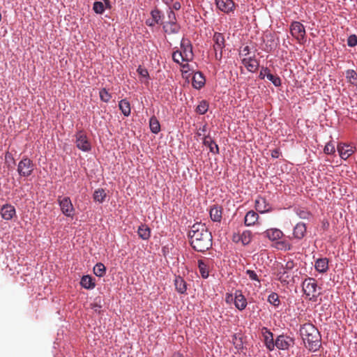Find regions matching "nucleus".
<instances>
[{"label": "nucleus", "instance_id": "nucleus-15", "mask_svg": "<svg viewBox=\"0 0 357 357\" xmlns=\"http://www.w3.org/2000/svg\"><path fill=\"white\" fill-rule=\"evenodd\" d=\"M241 63L246 69L251 73H255L259 68V63L255 56L244 57L241 60Z\"/></svg>", "mask_w": 357, "mask_h": 357}, {"label": "nucleus", "instance_id": "nucleus-13", "mask_svg": "<svg viewBox=\"0 0 357 357\" xmlns=\"http://www.w3.org/2000/svg\"><path fill=\"white\" fill-rule=\"evenodd\" d=\"M337 151L340 158L346 160L354 153L355 148L350 144H340L337 145Z\"/></svg>", "mask_w": 357, "mask_h": 357}, {"label": "nucleus", "instance_id": "nucleus-18", "mask_svg": "<svg viewBox=\"0 0 357 357\" xmlns=\"http://www.w3.org/2000/svg\"><path fill=\"white\" fill-rule=\"evenodd\" d=\"M206 79L204 75L198 71L194 73L192 77V86L196 89H200L205 84Z\"/></svg>", "mask_w": 357, "mask_h": 357}, {"label": "nucleus", "instance_id": "nucleus-37", "mask_svg": "<svg viewBox=\"0 0 357 357\" xmlns=\"http://www.w3.org/2000/svg\"><path fill=\"white\" fill-rule=\"evenodd\" d=\"M252 240V232L249 230H245L241 234V243L243 245H248Z\"/></svg>", "mask_w": 357, "mask_h": 357}, {"label": "nucleus", "instance_id": "nucleus-59", "mask_svg": "<svg viewBox=\"0 0 357 357\" xmlns=\"http://www.w3.org/2000/svg\"><path fill=\"white\" fill-rule=\"evenodd\" d=\"M215 51V58L218 61H220L222 57V50H214Z\"/></svg>", "mask_w": 357, "mask_h": 357}, {"label": "nucleus", "instance_id": "nucleus-60", "mask_svg": "<svg viewBox=\"0 0 357 357\" xmlns=\"http://www.w3.org/2000/svg\"><path fill=\"white\" fill-rule=\"evenodd\" d=\"M168 17L169 19V21H176V15L173 10H170L168 12Z\"/></svg>", "mask_w": 357, "mask_h": 357}, {"label": "nucleus", "instance_id": "nucleus-45", "mask_svg": "<svg viewBox=\"0 0 357 357\" xmlns=\"http://www.w3.org/2000/svg\"><path fill=\"white\" fill-rule=\"evenodd\" d=\"M100 98L102 102H108L112 98L111 94L105 88L101 89L99 91Z\"/></svg>", "mask_w": 357, "mask_h": 357}, {"label": "nucleus", "instance_id": "nucleus-33", "mask_svg": "<svg viewBox=\"0 0 357 357\" xmlns=\"http://www.w3.org/2000/svg\"><path fill=\"white\" fill-rule=\"evenodd\" d=\"M346 78L351 84L357 86V73L354 70H347L346 71Z\"/></svg>", "mask_w": 357, "mask_h": 357}, {"label": "nucleus", "instance_id": "nucleus-9", "mask_svg": "<svg viewBox=\"0 0 357 357\" xmlns=\"http://www.w3.org/2000/svg\"><path fill=\"white\" fill-rule=\"evenodd\" d=\"M184 56L185 62L191 61L194 58L192 45L191 42L185 38H183L181 41V50H179Z\"/></svg>", "mask_w": 357, "mask_h": 357}, {"label": "nucleus", "instance_id": "nucleus-43", "mask_svg": "<svg viewBox=\"0 0 357 357\" xmlns=\"http://www.w3.org/2000/svg\"><path fill=\"white\" fill-rule=\"evenodd\" d=\"M105 5L100 1H95L93 5V10L97 14H102L105 12Z\"/></svg>", "mask_w": 357, "mask_h": 357}, {"label": "nucleus", "instance_id": "nucleus-34", "mask_svg": "<svg viewBox=\"0 0 357 357\" xmlns=\"http://www.w3.org/2000/svg\"><path fill=\"white\" fill-rule=\"evenodd\" d=\"M151 131L154 134H158L160 130V125L155 117H151L149 121Z\"/></svg>", "mask_w": 357, "mask_h": 357}, {"label": "nucleus", "instance_id": "nucleus-3", "mask_svg": "<svg viewBox=\"0 0 357 357\" xmlns=\"http://www.w3.org/2000/svg\"><path fill=\"white\" fill-rule=\"evenodd\" d=\"M275 348L279 350L289 351L295 344V338L287 333H282L275 339Z\"/></svg>", "mask_w": 357, "mask_h": 357}, {"label": "nucleus", "instance_id": "nucleus-36", "mask_svg": "<svg viewBox=\"0 0 357 357\" xmlns=\"http://www.w3.org/2000/svg\"><path fill=\"white\" fill-rule=\"evenodd\" d=\"M267 301L271 305H273L275 307H278L280 305L279 296L275 292H272L268 296Z\"/></svg>", "mask_w": 357, "mask_h": 357}, {"label": "nucleus", "instance_id": "nucleus-14", "mask_svg": "<svg viewBox=\"0 0 357 357\" xmlns=\"http://www.w3.org/2000/svg\"><path fill=\"white\" fill-rule=\"evenodd\" d=\"M248 301L246 298L243 295L241 290L237 289L234 292V305L240 311H243L247 307Z\"/></svg>", "mask_w": 357, "mask_h": 357}, {"label": "nucleus", "instance_id": "nucleus-50", "mask_svg": "<svg viewBox=\"0 0 357 357\" xmlns=\"http://www.w3.org/2000/svg\"><path fill=\"white\" fill-rule=\"evenodd\" d=\"M347 45L351 47H354L357 45V36L355 34H351L348 37Z\"/></svg>", "mask_w": 357, "mask_h": 357}, {"label": "nucleus", "instance_id": "nucleus-2", "mask_svg": "<svg viewBox=\"0 0 357 357\" xmlns=\"http://www.w3.org/2000/svg\"><path fill=\"white\" fill-rule=\"evenodd\" d=\"M299 333L305 348L311 351H317L321 346V335L318 329L311 323L301 326Z\"/></svg>", "mask_w": 357, "mask_h": 357}, {"label": "nucleus", "instance_id": "nucleus-22", "mask_svg": "<svg viewBox=\"0 0 357 357\" xmlns=\"http://www.w3.org/2000/svg\"><path fill=\"white\" fill-rule=\"evenodd\" d=\"M306 234V225L303 222H298L294 227V236L298 240L302 239Z\"/></svg>", "mask_w": 357, "mask_h": 357}, {"label": "nucleus", "instance_id": "nucleus-12", "mask_svg": "<svg viewBox=\"0 0 357 357\" xmlns=\"http://www.w3.org/2000/svg\"><path fill=\"white\" fill-rule=\"evenodd\" d=\"M217 8L222 12L229 14L234 12L236 4L232 0H215Z\"/></svg>", "mask_w": 357, "mask_h": 357}, {"label": "nucleus", "instance_id": "nucleus-21", "mask_svg": "<svg viewBox=\"0 0 357 357\" xmlns=\"http://www.w3.org/2000/svg\"><path fill=\"white\" fill-rule=\"evenodd\" d=\"M255 207L257 211L261 213L268 212L271 210V207L266 200L261 197L255 200Z\"/></svg>", "mask_w": 357, "mask_h": 357}, {"label": "nucleus", "instance_id": "nucleus-5", "mask_svg": "<svg viewBox=\"0 0 357 357\" xmlns=\"http://www.w3.org/2000/svg\"><path fill=\"white\" fill-rule=\"evenodd\" d=\"M75 144L78 149L84 151L89 152L91 150V144L86 133L80 130L75 134Z\"/></svg>", "mask_w": 357, "mask_h": 357}, {"label": "nucleus", "instance_id": "nucleus-8", "mask_svg": "<svg viewBox=\"0 0 357 357\" xmlns=\"http://www.w3.org/2000/svg\"><path fill=\"white\" fill-rule=\"evenodd\" d=\"M294 266L292 261H288L284 266H282L277 273L278 280L283 284H288L289 283L290 275L289 271H291Z\"/></svg>", "mask_w": 357, "mask_h": 357}, {"label": "nucleus", "instance_id": "nucleus-26", "mask_svg": "<svg viewBox=\"0 0 357 357\" xmlns=\"http://www.w3.org/2000/svg\"><path fill=\"white\" fill-rule=\"evenodd\" d=\"M259 218V215L254 211H248L244 219L245 225L248 227L252 226L255 224Z\"/></svg>", "mask_w": 357, "mask_h": 357}, {"label": "nucleus", "instance_id": "nucleus-24", "mask_svg": "<svg viewBox=\"0 0 357 357\" xmlns=\"http://www.w3.org/2000/svg\"><path fill=\"white\" fill-rule=\"evenodd\" d=\"M315 269L321 273H326L328 269V260L327 258H319L315 261Z\"/></svg>", "mask_w": 357, "mask_h": 357}, {"label": "nucleus", "instance_id": "nucleus-11", "mask_svg": "<svg viewBox=\"0 0 357 357\" xmlns=\"http://www.w3.org/2000/svg\"><path fill=\"white\" fill-rule=\"evenodd\" d=\"M303 289L307 296L314 297L317 291V284L316 280L312 278L305 279L302 284Z\"/></svg>", "mask_w": 357, "mask_h": 357}, {"label": "nucleus", "instance_id": "nucleus-39", "mask_svg": "<svg viewBox=\"0 0 357 357\" xmlns=\"http://www.w3.org/2000/svg\"><path fill=\"white\" fill-rule=\"evenodd\" d=\"M93 273L98 277H102L106 273V268L102 263H98L93 267Z\"/></svg>", "mask_w": 357, "mask_h": 357}, {"label": "nucleus", "instance_id": "nucleus-58", "mask_svg": "<svg viewBox=\"0 0 357 357\" xmlns=\"http://www.w3.org/2000/svg\"><path fill=\"white\" fill-rule=\"evenodd\" d=\"M232 241L235 243L241 242V234L234 233L232 236Z\"/></svg>", "mask_w": 357, "mask_h": 357}, {"label": "nucleus", "instance_id": "nucleus-17", "mask_svg": "<svg viewBox=\"0 0 357 357\" xmlns=\"http://www.w3.org/2000/svg\"><path fill=\"white\" fill-rule=\"evenodd\" d=\"M15 207L10 204H5L1 209V217L6 220H11L15 215Z\"/></svg>", "mask_w": 357, "mask_h": 357}, {"label": "nucleus", "instance_id": "nucleus-7", "mask_svg": "<svg viewBox=\"0 0 357 357\" xmlns=\"http://www.w3.org/2000/svg\"><path fill=\"white\" fill-rule=\"evenodd\" d=\"M58 202L63 214L66 217L73 218L74 215V207L70 199L68 197H59Z\"/></svg>", "mask_w": 357, "mask_h": 357}, {"label": "nucleus", "instance_id": "nucleus-16", "mask_svg": "<svg viewBox=\"0 0 357 357\" xmlns=\"http://www.w3.org/2000/svg\"><path fill=\"white\" fill-rule=\"evenodd\" d=\"M202 143L204 146L208 147L209 151L211 153L214 155L219 154V147L209 135H207V136H204V137H203Z\"/></svg>", "mask_w": 357, "mask_h": 357}, {"label": "nucleus", "instance_id": "nucleus-25", "mask_svg": "<svg viewBox=\"0 0 357 357\" xmlns=\"http://www.w3.org/2000/svg\"><path fill=\"white\" fill-rule=\"evenodd\" d=\"M163 29L168 34H174L178 33L180 26L176 21H169L163 25Z\"/></svg>", "mask_w": 357, "mask_h": 357}, {"label": "nucleus", "instance_id": "nucleus-42", "mask_svg": "<svg viewBox=\"0 0 357 357\" xmlns=\"http://www.w3.org/2000/svg\"><path fill=\"white\" fill-rule=\"evenodd\" d=\"M208 109V104L206 100H202L197 107L196 112L199 114H204Z\"/></svg>", "mask_w": 357, "mask_h": 357}, {"label": "nucleus", "instance_id": "nucleus-4", "mask_svg": "<svg viewBox=\"0 0 357 357\" xmlns=\"http://www.w3.org/2000/svg\"><path fill=\"white\" fill-rule=\"evenodd\" d=\"M17 170L20 176L28 177L34 170V164L31 159L24 156L19 162Z\"/></svg>", "mask_w": 357, "mask_h": 357}, {"label": "nucleus", "instance_id": "nucleus-32", "mask_svg": "<svg viewBox=\"0 0 357 357\" xmlns=\"http://www.w3.org/2000/svg\"><path fill=\"white\" fill-rule=\"evenodd\" d=\"M197 263L202 277L203 278H207L209 275L208 266L202 259L198 260Z\"/></svg>", "mask_w": 357, "mask_h": 357}, {"label": "nucleus", "instance_id": "nucleus-53", "mask_svg": "<svg viewBox=\"0 0 357 357\" xmlns=\"http://www.w3.org/2000/svg\"><path fill=\"white\" fill-rule=\"evenodd\" d=\"M225 302L227 304H230L232 302L234 303V294L233 295L231 293H227L225 294Z\"/></svg>", "mask_w": 357, "mask_h": 357}, {"label": "nucleus", "instance_id": "nucleus-20", "mask_svg": "<svg viewBox=\"0 0 357 357\" xmlns=\"http://www.w3.org/2000/svg\"><path fill=\"white\" fill-rule=\"evenodd\" d=\"M174 282L175 289L178 293L181 294H184L186 293L187 283L182 277L179 275L176 276Z\"/></svg>", "mask_w": 357, "mask_h": 357}, {"label": "nucleus", "instance_id": "nucleus-62", "mask_svg": "<svg viewBox=\"0 0 357 357\" xmlns=\"http://www.w3.org/2000/svg\"><path fill=\"white\" fill-rule=\"evenodd\" d=\"M173 8L176 10H178L181 8V3L178 1H176L173 3Z\"/></svg>", "mask_w": 357, "mask_h": 357}, {"label": "nucleus", "instance_id": "nucleus-27", "mask_svg": "<svg viewBox=\"0 0 357 357\" xmlns=\"http://www.w3.org/2000/svg\"><path fill=\"white\" fill-rule=\"evenodd\" d=\"M282 235V231L278 229H270L265 231V236L273 241L280 239Z\"/></svg>", "mask_w": 357, "mask_h": 357}, {"label": "nucleus", "instance_id": "nucleus-47", "mask_svg": "<svg viewBox=\"0 0 357 357\" xmlns=\"http://www.w3.org/2000/svg\"><path fill=\"white\" fill-rule=\"evenodd\" d=\"M277 248L279 250H290L291 245L287 241H280L277 242Z\"/></svg>", "mask_w": 357, "mask_h": 357}, {"label": "nucleus", "instance_id": "nucleus-57", "mask_svg": "<svg viewBox=\"0 0 357 357\" xmlns=\"http://www.w3.org/2000/svg\"><path fill=\"white\" fill-rule=\"evenodd\" d=\"M91 309H93L95 312H98V313L100 312V309L102 307L100 305L96 303H92L91 305Z\"/></svg>", "mask_w": 357, "mask_h": 357}, {"label": "nucleus", "instance_id": "nucleus-51", "mask_svg": "<svg viewBox=\"0 0 357 357\" xmlns=\"http://www.w3.org/2000/svg\"><path fill=\"white\" fill-rule=\"evenodd\" d=\"M271 73L270 70L266 67H261L259 72V78L260 79H264L265 77H268V75Z\"/></svg>", "mask_w": 357, "mask_h": 357}, {"label": "nucleus", "instance_id": "nucleus-55", "mask_svg": "<svg viewBox=\"0 0 357 357\" xmlns=\"http://www.w3.org/2000/svg\"><path fill=\"white\" fill-rule=\"evenodd\" d=\"M281 155L280 149H275L271 151V156L273 158H278Z\"/></svg>", "mask_w": 357, "mask_h": 357}, {"label": "nucleus", "instance_id": "nucleus-35", "mask_svg": "<svg viewBox=\"0 0 357 357\" xmlns=\"http://www.w3.org/2000/svg\"><path fill=\"white\" fill-rule=\"evenodd\" d=\"M151 15L152 19L157 24H161L162 20L164 17L162 13L158 8H155L151 11Z\"/></svg>", "mask_w": 357, "mask_h": 357}, {"label": "nucleus", "instance_id": "nucleus-10", "mask_svg": "<svg viewBox=\"0 0 357 357\" xmlns=\"http://www.w3.org/2000/svg\"><path fill=\"white\" fill-rule=\"evenodd\" d=\"M261 334L266 348L270 351H273L275 348L273 333L267 327H262Z\"/></svg>", "mask_w": 357, "mask_h": 357}, {"label": "nucleus", "instance_id": "nucleus-64", "mask_svg": "<svg viewBox=\"0 0 357 357\" xmlns=\"http://www.w3.org/2000/svg\"><path fill=\"white\" fill-rule=\"evenodd\" d=\"M172 357H183L182 354L180 353H174L172 356Z\"/></svg>", "mask_w": 357, "mask_h": 357}, {"label": "nucleus", "instance_id": "nucleus-38", "mask_svg": "<svg viewBox=\"0 0 357 357\" xmlns=\"http://www.w3.org/2000/svg\"><path fill=\"white\" fill-rule=\"evenodd\" d=\"M137 72L142 77L140 79L141 82L148 83V80L149 79V74L147 69H146L145 68H142L141 66H139L137 70Z\"/></svg>", "mask_w": 357, "mask_h": 357}, {"label": "nucleus", "instance_id": "nucleus-1", "mask_svg": "<svg viewBox=\"0 0 357 357\" xmlns=\"http://www.w3.org/2000/svg\"><path fill=\"white\" fill-rule=\"evenodd\" d=\"M191 247L197 252H204L212 247V234L205 223L193 224L188 231Z\"/></svg>", "mask_w": 357, "mask_h": 357}, {"label": "nucleus", "instance_id": "nucleus-23", "mask_svg": "<svg viewBox=\"0 0 357 357\" xmlns=\"http://www.w3.org/2000/svg\"><path fill=\"white\" fill-rule=\"evenodd\" d=\"M211 219L213 222H220L222 220V211L220 206L214 205L212 206L209 211Z\"/></svg>", "mask_w": 357, "mask_h": 357}, {"label": "nucleus", "instance_id": "nucleus-54", "mask_svg": "<svg viewBox=\"0 0 357 357\" xmlns=\"http://www.w3.org/2000/svg\"><path fill=\"white\" fill-rule=\"evenodd\" d=\"M250 53V47L249 46H245L243 47V49L240 51L239 55L240 56H247Z\"/></svg>", "mask_w": 357, "mask_h": 357}, {"label": "nucleus", "instance_id": "nucleus-61", "mask_svg": "<svg viewBox=\"0 0 357 357\" xmlns=\"http://www.w3.org/2000/svg\"><path fill=\"white\" fill-rule=\"evenodd\" d=\"M146 24L149 26H154L155 24H157V23L155 22L153 19H151V20H147L146 21Z\"/></svg>", "mask_w": 357, "mask_h": 357}, {"label": "nucleus", "instance_id": "nucleus-46", "mask_svg": "<svg viewBox=\"0 0 357 357\" xmlns=\"http://www.w3.org/2000/svg\"><path fill=\"white\" fill-rule=\"evenodd\" d=\"M267 79L272 82V84L275 86H281L282 84V81H281V79L280 78V77H278V75H274L271 73H270L269 75H268V77Z\"/></svg>", "mask_w": 357, "mask_h": 357}, {"label": "nucleus", "instance_id": "nucleus-48", "mask_svg": "<svg viewBox=\"0 0 357 357\" xmlns=\"http://www.w3.org/2000/svg\"><path fill=\"white\" fill-rule=\"evenodd\" d=\"M324 152L328 155L333 154L335 152L334 144L331 142H328L324 147Z\"/></svg>", "mask_w": 357, "mask_h": 357}, {"label": "nucleus", "instance_id": "nucleus-6", "mask_svg": "<svg viewBox=\"0 0 357 357\" xmlns=\"http://www.w3.org/2000/svg\"><path fill=\"white\" fill-rule=\"evenodd\" d=\"M290 32L299 43L302 44L305 41V29L301 22H293L290 25Z\"/></svg>", "mask_w": 357, "mask_h": 357}, {"label": "nucleus", "instance_id": "nucleus-19", "mask_svg": "<svg viewBox=\"0 0 357 357\" xmlns=\"http://www.w3.org/2000/svg\"><path fill=\"white\" fill-rule=\"evenodd\" d=\"M213 40L214 41V50H222L225 46V37L222 33L215 32L213 35Z\"/></svg>", "mask_w": 357, "mask_h": 357}, {"label": "nucleus", "instance_id": "nucleus-40", "mask_svg": "<svg viewBox=\"0 0 357 357\" xmlns=\"http://www.w3.org/2000/svg\"><path fill=\"white\" fill-rule=\"evenodd\" d=\"M294 211L296 214L301 219H309L311 216V213L303 208H295Z\"/></svg>", "mask_w": 357, "mask_h": 357}, {"label": "nucleus", "instance_id": "nucleus-56", "mask_svg": "<svg viewBox=\"0 0 357 357\" xmlns=\"http://www.w3.org/2000/svg\"><path fill=\"white\" fill-rule=\"evenodd\" d=\"M181 67L182 68V73L183 74H186L189 72L190 70V65L188 63H184L183 64L181 63V65H180Z\"/></svg>", "mask_w": 357, "mask_h": 357}, {"label": "nucleus", "instance_id": "nucleus-63", "mask_svg": "<svg viewBox=\"0 0 357 357\" xmlns=\"http://www.w3.org/2000/svg\"><path fill=\"white\" fill-rule=\"evenodd\" d=\"M102 1L104 2V3L105 5V7L107 8H111L109 0H102Z\"/></svg>", "mask_w": 357, "mask_h": 357}, {"label": "nucleus", "instance_id": "nucleus-31", "mask_svg": "<svg viewBox=\"0 0 357 357\" xmlns=\"http://www.w3.org/2000/svg\"><path fill=\"white\" fill-rule=\"evenodd\" d=\"M107 197V193L105 190L103 188H98L96 190L93 192V198L95 202H97L100 204L102 203Z\"/></svg>", "mask_w": 357, "mask_h": 357}, {"label": "nucleus", "instance_id": "nucleus-44", "mask_svg": "<svg viewBox=\"0 0 357 357\" xmlns=\"http://www.w3.org/2000/svg\"><path fill=\"white\" fill-rule=\"evenodd\" d=\"M245 273H246V275L249 277V278L251 280L256 281V282H257L259 283L258 285L255 284V286H257L258 287H261V281L259 279V277H258L257 273L255 271H252V270H250V269H248L245 271Z\"/></svg>", "mask_w": 357, "mask_h": 357}, {"label": "nucleus", "instance_id": "nucleus-52", "mask_svg": "<svg viewBox=\"0 0 357 357\" xmlns=\"http://www.w3.org/2000/svg\"><path fill=\"white\" fill-rule=\"evenodd\" d=\"M206 132H207V125L204 124L203 126L199 127L198 128L196 134L199 137L203 136V137H204V136H207V135H206Z\"/></svg>", "mask_w": 357, "mask_h": 357}, {"label": "nucleus", "instance_id": "nucleus-28", "mask_svg": "<svg viewBox=\"0 0 357 357\" xmlns=\"http://www.w3.org/2000/svg\"><path fill=\"white\" fill-rule=\"evenodd\" d=\"M137 234L142 239L148 240L151 236V229L146 225L142 224L138 227Z\"/></svg>", "mask_w": 357, "mask_h": 357}, {"label": "nucleus", "instance_id": "nucleus-41", "mask_svg": "<svg viewBox=\"0 0 357 357\" xmlns=\"http://www.w3.org/2000/svg\"><path fill=\"white\" fill-rule=\"evenodd\" d=\"M172 59L175 63L179 65H181V63L185 62L184 56L179 50H176L172 53Z\"/></svg>", "mask_w": 357, "mask_h": 357}, {"label": "nucleus", "instance_id": "nucleus-29", "mask_svg": "<svg viewBox=\"0 0 357 357\" xmlns=\"http://www.w3.org/2000/svg\"><path fill=\"white\" fill-rule=\"evenodd\" d=\"M80 284L86 289H91L95 287L94 280L89 275H84L81 279Z\"/></svg>", "mask_w": 357, "mask_h": 357}, {"label": "nucleus", "instance_id": "nucleus-49", "mask_svg": "<svg viewBox=\"0 0 357 357\" xmlns=\"http://www.w3.org/2000/svg\"><path fill=\"white\" fill-rule=\"evenodd\" d=\"M233 340H234V347L236 349L242 350L243 349V344L242 339L241 337L237 338L236 335H234Z\"/></svg>", "mask_w": 357, "mask_h": 357}, {"label": "nucleus", "instance_id": "nucleus-30", "mask_svg": "<svg viewBox=\"0 0 357 357\" xmlns=\"http://www.w3.org/2000/svg\"><path fill=\"white\" fill-rule=\"evenodd\" d=\"M119 107L124 116H128L130 114V105L126 99H123L119 101Z\"/></svg>", "mask_w": 357, "mask_h": 357}]
</instances>
